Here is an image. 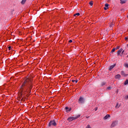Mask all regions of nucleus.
I'll use <instances>...</instances> for the list:
<instances>
[{
  "label": "nucleus",
  "instance_id": "obj_1",
  "mask_svg": "<svg viewBox=\"0 0 128 128\" xmlns=\"http://www.w3.org/2000/svg\"><path fill=\"white\" fill-rule=\"evenodd\" d=\"M32 86H34V84L32 83V78H26L24 80L21 86V96H22V94H26V92L30 94V92H32Z\"/></svg>",
  "mask_w": 128,
  "mask_h": 128
},
{
  "label": "nucleus",
  "instance_id": "obj_2",
  "mask_svg": "<svg viewBox=\"0 0 128 128\" xmlns=\"http://www.w3.org/2000/svg\"><path fill=\"white\" fill-rule=\"evenodd\" d=\"M80 115H78L76 117H70L68 118V122H72V120H78V118H80Z\"/></svg>",
  "mask_w": 128,
  "mask_h": 128
},
{
  "label": "nucleus",
  "instance_id": "obj_3",
  "mask_svg": "<svg viewBox=\"0 0 128 128\" xmlns=\"http://www.w3.org/2000/svg\"><path fill=\"white\" fill-rule=\"evenodd\" d=\"M48 126H56V121L54 120H50L49 122Z\"/></svg>",
  "mask_w": 128,
  "mask_h": 128
},
{
  "label": "nucleus",
  "instance_id": "obj_4",
  "mask_svg": "<svg viewBox=\"0 0 128 128\" xmlns=\"http://www.w3.org/2000/svg\"><path fill=\"white\" fill-rule=\"evenodd\" d=\"M118 124V122L117 121H114L112 122L111 126H110V128H114V126H116Z\"/></svg>",
  "mask_w": 128,
  "mask_h": 128
},
{
  "label": "nucleus",
  "instance_id": "obj_5",
  "mask_svg": "<svg viewBox=\"0 0 128 128\" xmlns=\"http://www.w3.org/2000/svg\"><path fill=\"white\" fill-rule=\"evenodd\" d=\"M79 104H82L84 102V98L80 97L78 100Z\"/></svg>",
  "mask_w": 128,
  "mask_h": 128
},
{
  "label": "nucleus",
  "instance_id": "obj_6",
  "mask_svg": "<svg viewBox=\"0 0 128 128\" xmlns=\"http://www.w3.org/2000/svg\"><path fill=\"white\" fill-rule=\"evenodd\" d=\"M122 50V48H121L120 50L117 52V56H118L120 54V52Z\"/></svg>",
  "mask_w": 128,
  "mask_h": 128
},
{
  "label": "nucleus",
  "instance_id": "obj_7",
  "mask_svg": "<svg viewBox=\"0 0 128 128\" xmlns=\"http://www.w3.org/2000/svg\"><path fill=\"white\" fill-rule=\"evenodd\" d=\"M121 74H122V76H128V74H126V73H124V71L121 72Z\"/></svg>",
  "mask_w": 128,
  "mask_h": 128
},
{
  "label": "nucleus",
  "instance_id": "obj_8",
  "mask_svg": "<svg viewBox=\"0 0 128 128\" xmlns=\"http://www.w3.org/2000/svg\"><path fill=\"white\" fill-rule=\"evenodd\" d=\"M115 78L118 80H120V74H118L115 76Z\"/></svg>",
  "mask_w": 128,
  "mask_h": 128
},
{
  "label": "nucleus",
  "instance_id": "obj_9",
  "mask_svg": "<svg viewBox=\"0 0 128 128\" xmlns=\"http://www.w3.org/2000/svg\"><path fill=\"white\" fill-rule=\"evenodd\" d=\"M108 118H110V114H106L104 118V120H108Z\"/></svg>",
  "mask_w": 128,
  "mask_h": 128
},
{
  "label": "nucleus",
  "instance_id": "obj_10",
  "mask_svg": "<svg viewBox=\"0 0 128 128\" xmlns=\"http://www.w3.org/2000/svg\"><path fill=\"white\" fill-rule=\"evenodd\" d=\"M115 66H116V64H114V65L111 66L109 68V70H111L114 68Z\"/></svg>",
  "mask_w": 128,
  "mask_h": 128
},
{
  "label": "nucleus",
  "instance_id": "obj_11",
  "mask_svg": "<svg viewBox=\"0 0 128 128\" xmlns=\"http://www.w3.org/2000/svg\"><path fill=\"white\" fill-rule=\"evenodd\" d=\"M26 0H22L21 2L22 4H26Z\"/></svg>",
  "mask_w": 128,
  "mask_h": 128
},
{
  "label": "nucleus",
  "instance_id": "obj_12",
  "mask_svg": "<svg viewBox=\"0 0 128 128\" xmlns=\"http://www.w3.org/2000/svg\"><path fill=\"white\" fill-rule=\"evenodd\" d=\"M106 82H102L101 84V86H106Z\"/></svg>",
  "mask_w": 128,
  "mask_h": 128
},
{
  "label": "nucleus",
  "instance_id": "obj_13",
  "mask_svg": "<svg viewBox=\"0 0 128 128\" xmlns=\"http://www.w3.org/2000/svg\"><path fill=\"white\" fill-rule=\"evenodd\" d=\"M126 0H122V1H121V2H120V4H126Z\"/></svg>",
  "mask_w": 128,
  "mask_h": 128
},
{
  "label": "nucleus",
  "instance_id": "obj_14",
  "mask_svg": "<svg viewBox=\"0 0 128 128\" xmlns=\"http://www.w3.org/2000/svg\"><path fill=\"white\" fill-rule=\"evenodd\" d=\"M124 86H126V84H128V80H126L125 82H124Z\"/></svg>",
  "mask_w": 128,
  "mask_h": 128
},
{
  "label": "nucleus",
  "instance_id": "obj_15",
  "mask_svg": "<svg viewBox=\"0 0 128 128\" xmlns=\"http://www.w3.org/2000/svg\"><path fill=\"white\" fill-rule=\"evenodd\" d=\"M89 4H90V6H92V4H94L93 2H92V1H90V2H89Z\"/></svg>",
  "mask_w": 128,
  "mask_h": 128
},
{
  "label": "nucleus",
  "instance_id": "obj_16",
  "mask_svg": "<svg viewBox=\"0 0 128 128\" xmlns=\"http://www.w3.org/2000/svg\"><path fill=\"white\" fill-rule=\"evenodd\" d=\"M116 51V48H114L112 51H111V54H112V52H114Z\"/></svg>",
  "mask_w": 128,
  "mask_h": 128
},
{
  "label": "nucleus",
  "instance_id": "obj_17",
  "mask_svg": "<svg viewBox=\"0 0 128 128\" xmlns=\"http://www.w3.org/2000/svg\"><path fill=\"white\" fill-rule=\"evenodd\" d=\"M115 108H120V106H118V103L116 104Z\"/></svg>",
  "mask_w": 128,
  "mask_h": 128
},
{
  "label": "nucleus",
  "instance_id": "obj_18",
  "mask_svg": "<svg viewBox=\"0 0 128 128\" xmlns=\"http://www.w3.org/2000/svg\"><path fill=\"white\" fill-rule=\"evenodd\" d=\"M124 50L123 51H122V54H121L120 55V56H122V54H124Z\"/></svg>",
  "mask_w": 128,
  "mask_h": 128
},
{
  "label": "nucleus",
  "instance_id": "obj_19",
  "mask_svg": "<svg viewBox=\"0 0 128 128\" xmlns=\"http://www.w3.org/2000/svg\"><path fill=\"white\" fill-rule=\"evenodd\" d=\"M109 4H105V8H108Z\"/></svg>",
  "mask_w": 128,
  "mask_h": 128
},
{
  "label": "nucleus",
  "instance_id": "obj_20",
  "mask_svg": "<svg viewBox=\"0 0 128 128\" xmlns=\"http://www.w3.org/2000/svg\"><path fill=\"white\" fill-rule=\"evenodd\" d=\"M112 26H114V22H112L110 24V28H112Z\"/></svg>",
  "mask_w": 128,
  "mask_h": 128
},
{
  "label": "nucleus",
  "instance_id": "obj_21",
  "mask_svg": "<svg viewBox=\"0 0 128 128\" xmlns=\"http://www.w3.org/2000/svg\"><path fill=\"white\" fill-rule=\"evenodd\" d=\"M74 16H80V13H76V14H74Z\"/></svg>",
  "mask_w": 128,
  "mask_h": 128
},
{
  "label": "nucleus",
  "instance_id": "obj_22",
  "mask_svg": "<svg viewBox=\"0 0 128 128\" xmlns=\"http://www.w3.org/2000/svg\"><path fill=\"white\" fill-rule=\"evenodd\" d=\"M118 49H120V46H117L115 48V50H118Z\"/></svg>",
  "mask_w": 128,
  "mask_h": 128
},
{
  "label": "nucleus",
  "instance_id": "obj_23",
  "mask_svg": "<svg viewBox=\"0 0 128 128\" xmlns=\"http://www.w3.org/2000/svg\"><path fill=\"white\" fill-rule=\"evenodd\" d=\"M124 66H125L126 68H128V64H125Z\"/></svg>",
  "mask_w": 128,
  "mask_h": 128
},
{
  "label": "nucleus",
  "instance_id": "obj_24",
  "mask_svg": "<svg viewBox=\"0 0 128 128\" xmlns=\"http://www.w3.org/2000/svg\"><path fill=\"white\" fill-rule=\"evenodd\" d=\"M107 89H108V90H112V88L110 86H108L107 88Z\"/></svg>",
  "mask_w": 128,
  "mask_h": 128
},
{
  "label": "nucleus",
  "instance_id": "obj_25",
  "mask_svg": "<svg viewBox=\"0 0 128 128\" xmlns=\"http://www.w3.org/2000/svg\"><path fill=\"white\" fill-rule=\"evenodd\" d=\"M11 48H12V46H10L8 47V50H10Z\"/></svg>",
  "mask_w": 128,
  "mask_h": 128
},
{
  "label": "nucleus",
  "instance_id": "obj_26",
  "mask_svg": "<svg viewBox=\"0 0 128 128\" xmlns=\"http://www.w3.org/2000/svg\"><path fill=\"white\" fill-rule=\"evenodd\" d=\"M108 8H106V7H104V10H108Z\"/></svg>",
  "mask_w": 128,
  "mask_h": 128
},
{
  "label": "nucleus",
  "instance_id": "obj_27",
  "mask_svg": "<svg viewBox=\"0 0 128 128\" xmlns=\"http://www.w3.org/2000/svg\"><path fill=\"white\" fill-rule=\"evenodd\" d=\"M65 110H68V107H66Z\"/></svg>",
  "mask_w": 128,
  "mask_h": 128
},
{
  "label": "nucleus",
  "instance_id": "obj_28",
  "mask_svg": "<svg viewBox=\"0 0 128 128\" xmlns=\"http://www.w3.org/2000/svg\"><path fill=\"white\" fill-rule=\"evenodd\" d=\"M94 110H95V111L98 110V107L95 108Z\"/></svg>",
  "mask_w": 128,
  "mask_h": 128
},
{
  "label": "nucleus",
  "instance_id": "obj_29",
  "mask_svg": "<svg viewBox=\"0 0 128 128\" xmlns=\"http://www.w3.org/2000/svg\"><path fill=\"white\" fill-rule=\"evenodd\" d=\"M124 40H128V38L127 37H126V38H124Z\"/></svg>",
  "mask_w": 128,
  "mask_h": 128
},
{
  "label": "nucleus",
  "instance_id": "obj_30",
  "mask_svg": "<svg viewBox=\"0 0 128 128\" xmlns=\"http://www.w3.org/2000/svg\"><path fill=\"white\" fill-rule=\"evenodd\" d=\"M68 42H72V40H70Z\"/></svg>",
  "mask_w": 128,
  "mask_h": 128
},
{
  "label": "nucleus",
  "instance_id": "obj_31",
  "mask_svg": "<svg viewBox=\"0 0 128 128\" xmlns=\"http://www.w3.org/2000/svg\"><path fill=\"white\" fill-rule=\"evenodd\" d=\"M71 110H72V108H70V109H68V112H70Z\"/></svg>",
  "mask_w": 128,
  "mask_h": 128
},
{
  "label": "nucleus",
  "instance_id": "obj_32",
  "mask_svg": "<svg viewBox=\"0 0 128 128\" xmlns=\"http://www.w3.org/2000/svg\"><path fill=\"white\" fill-rule=\"evenodd\" d=\"M76 82V80H72V82Z\"/></svg>",
  "mask_w": 128,
  "mask_h": 128
},
{
  "label": "nucleus",
  "instance_id": "obj_33",
  "mask_svg": "<svg viewBox=\"0 0 128 128\" xmlns=\"http://www.w3.org/2000/svg\"><path fill=\"white\" fill-rule=\"evenodd\" d=\"M126 98H128V95L126 96Z\"/></svg>",
  "mask_w": 128,
  "mask_h": 128
},
{
  "label": "nucleus",
  "instance_id": "obj_34",
  "mask_svg": "<svg viewBox=\"0 0 128 128\" xmlns=\"http://www.w3.org/2000/svg\"><path fill=\"white\" fill-rule=\"evenodd\" d=\"M76 82H76H78V80H75Z\"/></svg>",
  "mask_w": 128,
  "mask_h": 128
},
{
  "label": "nucleus",
  "instance_id": "obj_35",
  "mask_svg": "<svg viewBox=\"0 0 128 128\" xmlns=\"http://www.w3.org/2000/svg\"><path fill=\"white\" fill-rule=\"evenodd\" d=\"M30 96V95H26V96H27V97H28Z\"/></svg>",
  "mask_w": 128,
  "mask_h": 128
},
{
  "label": "nucleus",
  "instance_id": "obj_36",
  "mask_svg": "<svg viewBox=\"0 0 128 128\" xmlns=\"http://www.w3.org/2000/svg\"><path fill=\"white\" fill-rule=\"evenodd\" d=\"M86 118H90V116H87Z\"/></svg>",
  "mask_w": 128,
  "mask_h": 128
},
{
  "label": "nucleus",
  "instance_id": "obj_37",
  "mask_svg": "<svg viewBox=\"0 0 128 128\" xmlns=\"http://www.w3.org/2000/svg\"><path fill=\"white\" fill-rule=\"evenodd\" d=\"M116 92H118V90H117Z\"/></svg>",
  "mask_w": 128,
  "mask_h": 128
},
{
  "label": "nucleus",
  "instance_id": "obj_38",
  "mask_svg": "<svg viewBox=\"0 0 128 128\" xmlns=\"http://www.w3.org/2000/svg\"><path fill=\"white\" fill-rule=\"evenodd\" d=\"M119 106V108H120V105H119V106Z\"/></svg>",
  "mask_w": 128,
  "mask_h": 128
},
{
  "label": "nucleus",
  "instance_id": "obj_39",
  "mask_svg": "<svg viewBox=\"0 0 128 128\" xmlns=\"http://www.w3.org/2000/svg\"><path fill=\"white\" fill-rule=\"evenodd\" d=\"M121 2H122V0H120Z\"/></svg>",
  "mask_w": 128,
  "mask_h": 128
},
{
  "label": "nucleus",
  "instance_id": "obj_40",
  "mask_svg": "<svg viewBox=\"0 0 128 128\" xmlns=\"http://www.w3.org/2000/svg\"><path fill=\"white\" fill-rule=\"evenodd\" d=\"M127 18H128V16H127Z\"/></svg>",
  "mask_w": 128,
  "mask_h": 128
}]
</instances>
